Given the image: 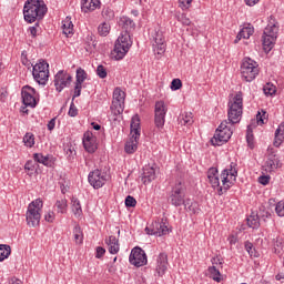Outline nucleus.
Wrapping results in <instances>:
<instances>
[{
  "instance_id": "32",
  "label": "nucleus",
  "mask_w": 284,
  "mask_h": 284,
  "mask_svg": "<svg viewBox=\"0 0 284 284\" xmlns=\"http://www.w3.org/2000/svg\"><path fill=\"white\" fill-rule=\"evenodd\" d=\"M227 171L229 176L233 179L234 183H236V179L239 178V164L236 162H231L229 168L224 169Z\"/></svg>"
},
{
  "instance_id": "51",
  "label": "nucleus",
  "mask_w": 284,
  "mask_h": 284,
  "mask_svg": "<svg viewBox=\"0 0 284 284\" xmlns=\"http://www.w3.org/2000/svg\"><path fill=\"white\" fill-rule=\"evenodd\" d=\"M21 63L22 65H26V68H28V70H30L31 65H33L30 60L28 59V51L23 50L21 52Z\"/></svg>"
},
{
  "instance_id": "8",
  "label": "nucleus",
  "mask_w": 284,
  "mask_h": 284,
  "mask_svg": "<svg viewBox=\"0 0 284 284\" xmlns=\"http://www.w3.org/2000/svg\"><path fill=\"white\" fill-rule=\"evenodd\" d=\"M183 199H185V189L183 187V182H178L172 186L168 201L173 207H181Z\"/></svg>"
},
{
  "instance_id": "15",
  "label": "nucleus",
  "mask_w": 284,
  "mask_h": 284,
  "mask_svg": "<svg viewBox=\"0 0 284 284\" xmlns=\"http://www.w3.org/2000/svg\"><path fill=\"white\" fill-rule=\"evenodd\" d=\"M267 152L268 155L266 166H268L270 172H274L275 170L283 168V164L281 163V158L278 156V154L275 153L274 148H268Z\"/></svg>"
},
{
  "instance_id": "35",
  "label": "nucleus",
  "mask_w": 284,
  "mask_h": 284,
  "mask_svg": "<svg viewBox=\"0 0 284 284\" xmlns=\"http://www.w3.org/2000/svg\"><path fill=\"white\" fill-rule=\"evenodd\" d=\"M27 210H33L34 212L41 213L43 210V200H41V197L33 200L31 203H29Z\"/></svg>"
},
{
  "instance_id": "13",
  "label": "nucleus",
  "mask_w": 284,
  "mask_h": 284,
  "mask_svg": "<svg viewBox=\"0 0 284 284\" xmlns=\"http://www.w3.org/2000/svg\"><path fill=\"white\" fill-rule=\"evenodd\" d=\"M82 145L88 154H94L99 150V143H97V136L92 131L83 133Z\"/></svg>"
},
{
  "instance_id": "24",
  "label": "nucleus",
  "mask_w": 284,
  "mask_h": 284,
  "mask_svg": "<svg viewBox=\"0 0 284 284\" xmlns=\"http://www.w3.org/2000/svg\"><path fill=\"white\" fill-rule=\"evenodd\" d=\"M262 45L265 54H270L272 50H274V45H276V38H271L267 36H262Z\"/></svg>"
},
{
  "instance_id": "19",
  "label": "nucleus",
  "mask_w": 284,
  "mask_h": 284,
  "mask_svg": "<svg viewBox=\"0 0 284 284\" xmlns=\"http://www.w3.org/2000/svg\"><path fill=\"white\" fill-rule=\"evenodd\" d=\"M158 276H164L168 272V253H160L158 256V265L155 268Z\"/></svg>"
},
{
  "instance_id": "48",
  "label": "nucleus",
  "mask_w": 284,
  "mask_h": 284,
  "mask_svg": "<svg viewBox=\"0 0 284 284\" xmlns=\"http://www.w3.org/2000/svg\"><path fill=\"white\" fill-rule=\"evenodd\" d=\"M265 114H267V111L265 110H262V113L261 111H257L255 118H256V124L257 125H265Z\"/></svg>"
},
{
  "instance_id": "5",
  "label": "nucleus",
  "mask_w": 284,
  "mask_h": 284,
  "mask_svg": "<svg viewBox=\"0 0 284 284\" xmlns=\"http://www.w3.org/2000/svg\"><path fill=\"white\" fill-rule=\"evenodd\" d=\"M258 72H260L258 62L254 61L250 57H245L242 60L241 74L244 81H246L247 83H252V81H254V79L258 77Z\"/></svg>"
},
{
  "instance_id": "50",
  "label": "nucleus",
  "mask_w": 284,
  "mask_h": 284,
  "mask_svg": "<svg viewBox=\"0 0 284 284\" xmlns=\"http://www.w3.org/2000/svg\"><path fill=\"white\" fill-rule=\"evenodd\" d=\"M275 213L281 219L284 217V200H281L280 202L276 203V205H275Z\"/></svg>"
},
{
  "instance_id": "28",
  "label": "nucleus",
  "mask_w": 284,
  "mask_h": 284,
  "mask_svg": "<svg viewBox=\"0 0 284 284\" xmlns=\"http://www.w3.org/2000/svg\"><path fill=\"white\" fill-rule=\"evenodd\" d=\"M120 23L124 29V32H131V30H134L136 28V23H134V20L130 19L129 17H122L120 19Z\"/></svg>"
},
{
  "instance_id": "55",
  "label": "nucleus",
  "mask_w": 284,
  "mask_h": 284,
  "mask_svg": "<svg viewBox=\"0 0 284 284\" xmlns=\"http://www.w3.org/2000/svg\"><path fill=\"white\" fill-rule=\"evenodd\" d=\"M68 114L71 118L79 116V109H77V105H74V100L71 101Z\"/></svg>"
},
{
  "instance_id": "33",
  "label": "nucleus",
  "mask_w": 284,
  "mask_h": 284,
  "mask_svg": "<svg viewBox=\"0 0 284 284\" xmlns=\"http://www.w3.org/2000/svg\"><path fill=\"white\" fill-rule=\"evenodd\" d=\"M62 32L65 34V37H70V34H74V24L68 20H64L62 22Z\"/></svg>"
},
{
  "instance_id": "11",
  "label": "nucleus",
  "mask_w": 284,
  "mask_h": 284,
  "mask_svg": "<svg viewBox=\"0 0 284 284\" xmlns=\"http://www.w3.org/2000/svg\"><path fill=\"white\" fill-rule=\"evenodd\" d=\"M129 263L134 267L148 265V254L141 246H134L129 255Z\"/></svg>"
},
{
  "instance_id": "46",
  "label": "nucleus",
  "mask_w": 284,
  "mask_h": 284,
  "mask_svg": "<svg viewBox=\"0 0 284 284\" xmlns=\"http://www.w3.org/2000/svg\"><path fill=\"white\" fill-rule=\"evenodd\" d=\"M83 90V82H74V89H73V101L74 99H79L81 97V91Z\"/></svg>"
},
{
  "instance_id": "54",
  "label": "nucleus",
  "mask_w": 284,
  "mask_h": 284,
  "mask_svg": "<svg viewBox=\"0 0 284 284\" xmlns=\"http://www.w3.org/2000/svg\"><path fill=\"white\" fill-rule=\"evenodd\" d=\"M182 121L183 125H192L194 123V120H192V112L182 114Z\"/></svg>"
},
{
  "instance_id": "37",
  "label": "nucleus",
  "mask_w": 284,
  "mask_h": 284,
  "mask_svg": "<svg viewBox=\"0 0 284 284\" xmlns=\"http://www.w3.org/2000/svg\"><path fill=\"white\" fill-rule=\"evenodd\" d=\"M87 52H92V50H97V39L94 36H88L87 42L84 47Z\"/></svg>"
},
{
  "instance_id": "16",
  "label": "nucleus",
  "mask_w": 284,
  "mask_h": 284,
  "mask_svg": "<svg viewBox=\"0 0 284 284\" xmlns=\"http://www.w3.org/2000/svg\"><path fill=\"white\" fill-rule=\"evenodd\" d=\"M33 161L38 164L41 163L44 168H54V163H57V158L51 154L43 155V153H33Z\"/></svg>"
},
{
  "instance_id": "17",
  "label": "nucleus",
  "mask_w": 284,
  "mask_h": 284,
  "mask_svg": "<svg viewBox=\"0 0 284 284\" xmlns=\"http://www.w3.org/2000/svg\"><path fill=\"white\" fill-rule=\"evenodd\" d=\"M26 221L29 227H39L41 225V212L27 209Z\"/></svg>"
},
{
  "instance_id": "49",
  "label": "nucleus",
  "mask_w": 284,
  "mask_h": 284,
  "mask_svg": "<svg viewBox=\"0 0 284 284\" xmlns=\"http://www.w3.org/2000/svg\"><path fill=\"white\" fill-rule=\"evenodd\" d=\"M170 88L173 92H176V90H181V88H183V81H181L179 78H175L172 80Z\"/></svg>"
},
{
  "instance_id": "61",
  "label": "nucleus",
  "mask_w": 284,
  "mask_h": 284,
  "mask_svg": "<svg viewBox=\"0 0 284 284\" xmlns=\"http://www.w3.org/2000/svg\"><path fill=\"white\" fill-rule=\"evenodd\" d=\"M246 143L250 150H254V148L256 146L254 143V134L246 135Z\"/></svg>"
},
{
  "instance_id": "25",
  "label": "nucleus",
  "mask_w": 284,
  "mask_h": 284,
  "mask_svg": "<svg viewBox=\"0 0 284 284\" xmlns=\"http://www.w3.org/2000/svg\"><path fill=\"white\" fill-rule=\"evenodd\" d=\"M139 150V140L131 136L124 144V152L126 154H134Z\"/></svg>"
},
{
  "instance_id": "58",
  "label": "nucleus",
  "mask_w": 284,
  "mask_h": 284,
  "mask_svg": "<svg viewBox=\"0 0 284 284\" xmlns=\"http://www.w3.org/2000/svg\"><path fill=\"white\" fill-rule=\"evenodd\" d=\"M207 179H213L214 176H219V168L211 166L206 172Z\"/></svg>"
},
{
  "instance_id": "39",
  "label": "nucleus",
  "mask_w": 284,
  "mask_h": 284,
  "mask_svg": "<svg viewBox=\"0 0 284 284\" xmlns=\"http://www.w3.org/2000/svg\"><path fill=\"white\" fill-rule=\"evenodd\" d=\"M55 206L58 209V212H60V214H68V200L67 199L57 200Z\"/></svg>"
},
{
  "instance_id": "57",
  "label": "nucleus",
  "mask_w": 284,
  "mask_h": 284,
  "mask_svg": "<svg viewBox=\"0 0 284 284\" xmlns=\"http://www.w3.org/2000/svg\"><path fill=\"white\" fill-rule=\"evenodd\" d=\"M36 168H37V162L32 160H28L24 164V170L27 172H34Z\"/></svg>"
},
{
  "instance_id": "63",
  "label": "nucleus",
  "mask_w": 284,
  "mask_h": 284,
  "mask_svg": "<svg viewBox=\"0 0 284 284\" xmlns=\"http://www.w3.org/2000/svg\"><path fill=\"white\" fill-rule=\"evenodd\" d=\"M155 44L156 43H165V37H163V32L158 31L154 37Z\"/></svg>"
},
{
  "instance_id": "42",
  "label": "nucleus",
  "mask_w": 284,
  "mask_h": 284,
  "mask_svg": "<svg viewBox=\"0 0 284 284\" xmlns=\"http://www.w3.org/2000/svg\"><path fill=\"white\" fill-rule=\"evenodd\" d=\"M263 92L265 97H274V94H276V87L272 83H266L263 88Z\"/></svg>"
},
{
  "instance_id": "6",
  "label": "nucleus",
  "mask_w": 284,
  "mask_h": 284,
  "mask_svg": "<svg viewBox=\"0 0 284 284\" xmlns=\"http://www.w3.org/2000/svg\"><path fill=\"white\" fill-rule=\"evenodd\" d=\"M227 123L230 122H227V120H224L217 126V129L215 130L214 136L211 140L212 145L214 146L225 145V143H227V141L232 139V134H234V132L232 131V128L227 126Z\"/></svg>"
},
{
  "instance_id": "23",
  "label": "nucleus",
  "mask_w": 284,
  "mask_h": 284,
  "mask_svg": "<svg viewBox=\"0 0 284 284\" xmlns=\"http://www.w3.org/2000/svg\"><path fill=\"white\" fill-rule=\"evenodd\" d=\"M71 210L77 219H81L83 216V209L81 207V201L79 200V197H71Z\"/></svg>"
},
{
  "instance_id": "29",
  "label": "nucleus",
  "mask_w": 284,
  "mask_h": 284,
  "mask_svg": "<svg viewBox=\"0 0 284 284\" xmlns=\"http://www.w3.org/2000/svg\"><path fill=\"white\" fill-rule=\"evenodd\" d=\"M244 250L247 252L251 258H258L261 256V253L254 247V244L250 241L244 242Z\"/></svg>"
},
{
  "instance_id": "47",
  "label": "nucleus",
  "mask_w": 284,
  "mask_h": 284,
  "mask_svg": "<svg viewBox=\"0 0 284 284\" xmlns=\"http://www.w3.org/2000/svg\"><path fill=\"white\" fill-rule=\"evenodd\" d=\"M124 205L128 210H130L131 207H136V197L132 196V195H128L124 199Z\"/></svg>"
},
{
  "instance_id": "36",
  "label": "nucleus",
  "mask_w": 284,
  "mask_h": 284,
  "mask_svg": "<svg viewBox=\"0 0 284 284\" xmlns=\"http://www.w3.org/2000/svg\"><path fill=\"white\" fill-rule=\"evenodd\" d=\"M159 225L160 236H168V234L172 232V227H168V219H162L161 222H159Z\"/></svg>"
},
{
  "instance_id": "41",
  "label": "nucleus",
  "mask_w": 284,
  "mask_h": 284,
  "mask_svg": "<svg viewBox=\"0 0 284 284\" xmlns=\"http://www.w3.org/2000/svg\"><path fill=\"white\" fill-rule=\"evenodd\" d=\"M64 153L68 161H74V156H77V151L72 149V144H67V146L64 148Z\"/></svg>"
},
{
  "instance_id": "14",
  "label": "nucleus",
  "mask_w": 284,
  "mask_h": 284,
  "mask_svg": "<svg viewBox=\"0 0 284 284\" xmlns=\"http://www.w3.org/2000/svg\"><path fill=\"white\" fill-rule=\"evenodd\" d=\"M142 178L141 181L143 185H150L152 181L156 180V163H153L152 165L146 164L143 166Z\"/></svg>"
},
{
  "instance_id": "2",
  "label": "nucleus",
  "mask_w": 284,
  "mask_h": 284,
  "mask_svg": "<svg viewBox=\"0 0 284 284\" xmlns=\"http://www.w3.org/2000/svg\"><path fill=\"white\" fill-rule=\"evenodd\" d=\"M133 43L132 33H130V31H122L115 40L114 48L111 52L112 59L115 61L125 59V54L130 52V48H132Z\"/></svg>"
},
{
  "instance_id": "45",
  "label": "nucleus",
  "mask_w": 284,
  "mask_h": 284,
  "mask_svg": "<svg viewBox=\"0 0 284 284\" xmlns=\"http://www.w3.org/2000/svg\"><path fill=\"white\" fill-rule=\"evenodd\" d=\"M102 17L105 19V21H112L114 19V10H112L110 7H106L102 10Z\"/></svg>"
},
{
  "instance_id": "30",
  "label": "nucleus",
  "mask_w": 284,
  "mask_h": 284,
  "mask_svg": "<svg viewBox=\"0 0 284 284\" xmlns=\"http://www.w3.org/2000/svg\"><path fill=\"white\" fill-rule=\"evenodd\" d=\"M207 272L210 274V278L215 281V283H221L223 281V275L221 274V271L216 268V266H209Z\"/></svg>"
},
{
  "instance_id": "44",
  "label": "nucleus",
  "mask_w": 284,
  "mask_h": 284,
  "mask_svg": "<svg viewBox=\"0 0 284 284\" xmlns=\"http://www.w3.org/2000/svg\"><path fill=\"white\" fill-rule=\"evenodd\" d=\"M113 101H125V92L119 87L113 91Z\"/></svg>"
},
{
  "instance_id": "38",
  "label": "nucleus",
  "mask_w": 284,
  "mask_h": 284,
  "mask_svg": "<svg viewBox=\"0 0 284 284\" xmlns=\"http://www.w3.org/2000/svg\"><path fill=\"white\" fill-rule=\"evenodd\" d=\"M87 79H88V72H85V69L79 67L75 71V82L84 83Z\"/></svg>"
},
{
  "instance_id": "26",
  "label": "nucleus",
  "mask_w": 284,
  "mask_h": 284,
  "mask_svg": "<svg viewBox=\"0 0 284 284\" xmlns=\"http://www.w3.org/2000/svg\"><path fill=\"white\" fill-rule=\"evenodd\" d=\"M246 225L252 230H258V227H261V217L257 215V213H251V215L246 219Z\"/></svg>"
},
{
  "instance_id": "18",
  "label": "nucleus",
  "mask_w": 284,
  "mask_h": 284,
  "mask_svg": "<svg viewBox=\"0 0 284 284\" xmlns=\"http://www.w3.org/2000/svg\"><path fill=\"white\" fill-rule=\"evenodd\" d=\"M130 133L132 134L131 136L135 139V141H140L141 139V116L139 114H134L131 119V124H130Z\"/></svg>"
},
{
  "instance_id": "22",
  "label": "nucleus",
  "mask_w": 284,
  "mask_h": 284,
  "mask_svg": "<svg viewBox=\"0 0 284 284\" xmlns=\"http://www.w3.org/2000/svg\"><path fill=\"white\" fill-rule=\"evenodd\" d=\"M263 37H270L273 39H278V22H270L264 29Z\"/></svg>"
},
{
  "instance_id": "62",
  "label": "nucleus",
  "mask_w": 284,
  "mask_h": 284,
  "mask_svg": "<svg viewBox=\"0 0 284 284\" xmlns=\"http://www.w3.org/2000/svg\"><path fill=\"white\" fill-rule=\"evenodd\" d=\"M155 48H156L158 54H164L165 48H168V44L165 42L155 43Z\"/></svg>"
},
{
  "instance_id": "3",
  "label": "nucleus",
  "mask_w": 284,
  "mask_h": 284,
  "mask_svg": "<svg viewBox=\"0 0 284 284\" xmlns=\"http://www.w3.org/2000/svg\"><path fill=\"white\" fill-rule=\"evenodd\" d=\"M229 123L231 125H236V123H241V116H243V91H239L233 101L229 102Z\"/></svg>"
},
{
  "instance_id": "9",
  "label": "nucleus",
  "mask_w": 284,
  "mask_h": 284,
  "mask_svg": "<svg viewBox=\"0 0 284 284\" xmlns=\"http://www.w3.org/2000/svg\"><path fill=\"white\" fill-rule=\"evenodd\" d=\"M168 114V106L163 100L156 101L154 105V125L161 131L165 128V116Z\"/></svg>"
},
{
  "instance_id": "52",
  "label": "nucleus",
  "mask_w": 284,
  "mask_h": 284,
  "mask_svg": "<svg viewBox=\"0 0 284 284\" xmlns=\"http://www.w3.org/2000/svg\"><path fill=\"white\" fill-rule=\"evenodd\" d=\"M176 19L180 23H182V26H192V20H190L185 13L178 16Z\"/></svg>"
},
{
  "instance_id": "53",
  "label": "nucleus",
  "mask_w": 284,
  "mask_h": 284,
  "mask_svg": "<svg viewBox=\"0 0 284 284\" xmlns=\"http://www.w3.org/2000/svg\"><path fill=\"white\" fill-rule=\"evenodd\" d=\"M98 32L100 37H108L110 34V29L108 28V23L103 22L99 28Z\"/></svg>"
},
{
  "instance_id": "21",
  "label": "nucleus",
  "mask_w": 284,
  "mask_h": 284,
  "mask_svg": "<svg viewBox=\"0 0 284 284\" xmlns=\"http://www.w3.org/2000/svg\"><path fill=\"white\" fill-rule=\"evenodd\" d=\"M105 244L109 246V254H119L121 244H119L116 236L110 235L109 239H105Z\"/></svg>"
},
{
  "instance_id": "43",
  "label": "nucleus",
  "mask_w": 284,
  "mask_h": 284,
  "mask_svg": "<svg viewBox=\"0 0 284 284\" xmlns=\"http://www.w3.org/2000/svg\"><path fill=\"white\" fill-rule=\"evenodd\" d=\"M97 75L99 79H108V68L103 64H99L95 70Z\"/></svg>"
},
{
  "instance_id": "60",
  "label": "nucleus",
  "mask_w": 284,
  "mask_h": 284,
  "mask_svg": "<svg viewBox=\"0 0 284 284\" xmlns=\"http://www.w3.org/2000/svg\"><path fill=\"white\" fill-rule=\"evenodd\" d=\"M272 180V176H270V175H261L260 178H258V183L261 184V185H270V181Z\"/></svg>"
},
{
  "instance_id": "1",
  "label": "nucleus",
  "mask_w": 284,
  "mask_h": 284,
  "mask_svg": "<svg viewBox=\"0 0 284 284\" xmlns=\"http://www.w3.org/2000/svg\"><path fill=\"white\" fill-rule=\"evenodd\" d=\"M22 14L26 23L43 21L48 14V6L43 0H26Z\"/></svg>"
},
{
  "instance_id": "20",
  "label": "nucleus",
  "mask_w": 284,
  "mask_h": 284,
  "mask_svg": "<svg viewBox=\"0 0 284 284\" xmlns=\"http://www.w3.org/2000/svg\"><path fill=\"white\" fill-rule=\"evenodd\" d=\"M97 8H101V0H81L82 12H94Z\"/></svg>"
},
{
  "instance_id": "12",
  "label": "nucleus",
  "mask_w": 284,
  "mask_h": 284,
  "mask_svg": "<svg viewBox=\"0 0 284 284\" xmlns=\"http://www.w3.org/2000/svg\"><path fill=\"white\" fill-rule=\"evenodd\" d=\"M88 182L92 185L93 190H101L108 183V174L101 170L95 169L89 172Z\"/></svg>"
},
{
  "instance_id": "34",
  "label": "nucleus",
  "mask_w": 284,
  "mask_h": 284,
  "mask_svg": "<svg viewBox=\"0 0 284 284\" xmlns=\"http://www.w3.org/2000/svg\"><path fill=\"white\" fill-rule=\"evenodd\" d=\"M159 221H155L152 223L151 226L145 227V233L149 234V236H160L161 232L159 231Z\"/></svg>"
},
{
  "instance_id": "56",
  "label": "nucleus",
  "mask_w": 284,
  "mask_h": 284,
  "mask_svg": "<svg viewBox=\"0 0 284 284\" xmlns=\"http://www.w3.org/2000/svg\"><path fill=\"white\" fill-rule=\"evenodd\" d=\"M178 3L181 10H190L192 7V0H178Z\"/></svg>"
},
{
  "instance_id": "31",
  "label": "nucleus",
  "mask_w": 284,
  "mask_h": 284,
  "mask_svg": "<svg viewBox=\"0 0 284 284\" xmlns=\"http://www.w3.org/2000/svg\"><path fill=\"white\" fill-rule=\"evenodd\" d=\"M10 254H12V247L9 244H0V263L10 258Z\"/></svg>"
},
{
  "instance_id": "7",
  "label": "nucleus",
  "mask_w": 284,
  "mask_h": 284,
  "mask_svg": "<svg viewBox=\"0 0 284 284\" xmlns=\"http://www.w3.org/2000/svg\"><path fill=\"white\" fill-rule=\"evenodd\" d=\"M21 100L22 105L34 109L39 105V101H41V94L30 84H26L21 88Z\"/></svg>"
},
{
  "instance_id": "59",
  "label": "nucleus",
  "mask_w": 284,
  "mask_h": 284,
  "mask_svg": "<svg viewBox=\"0 0 284 284\" xmlns=\"http://www.w3.org/2000/svg\"><path fill=\"white\" fill-rule=\"evenodd\" d=\"M186 210L189 212H192V214H199V203L196 202H191V204L189 206H186Z\"/></svg>"
},
{
  "instance_id": "4",
  "label": "nucleus",
  "mask_w": 284,
  "mask_h": 284,
  "mask_svg": "<svg viewBox=\"0 0 284 284\" xmlns=\"http://www.w3.org/2000/svg\"><path fill=\"white\" fill-rule=\"evenodd\" d=\"M32 77L38 85H48L50 81V63L40 59L38 63L32 64Z\"/></svg>"
},
{
  "instance_id": "27",
  "label": "nucleus",
  "mask_w": 284,
  "mask_h": 284,
  "mask_svg": "<svg viewBox=\"0 0 284 284\" xmlns=\"http://www.w3.org/2000/svg\"><path fill=\"white\" fill-rule=\"evenodd\" d=\"M220 176L222 179V185L224 187V192H227L232 187V185H234V179L230 180V175L227 173V170H223L221 172Z\"/></svg>"
},
{
  "instance_id": "64",
  "label": "nucleus",
  "mask_w": 284,
  "mask_h": 284,
  "mask_svg": "<svg viewBox=\"0 0 284 284\" xmlns=\"http://www.w3.org/2000/svg\"><path fill=\"white\" fill-rule=\"evenodd\" d=\"M102 256H105V247L98 246L95 248V258H101Z\"/></svg>"
},
{
  "instance_id": "10",
  "label": "nucleus",
  "mask_w": 284,
  "mask_h": 284,
  "mask_svg": "<svg viewBox=\"0 0 284 284\" xmlns=\"http://www.w3.org/2000/svg\"><path fill=\"white\" fill-rule=\"evenodd\" d=\"M72 74L68 73L65 70H60L54 75L53 85L55 91L59 93L63 92L65 88H70L72 85Z\"/></svg>"
},
{
  "instance_id": "40",
  "label": "nucleus",
  "mask_w": 284,
  "mask_h": 284,
  "mask_svg": "<svg viewBox=\"0 0 284 284\" xmlns=\"http://www.w3.org/2000/svg\"><path fill=\"white\" fill-rule=\"evenodd\" d=\"M23 143L26 148H34V134L32 132H27L23 136Z\"/></svg>"
}]
</instances>
